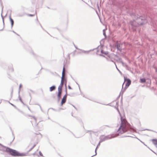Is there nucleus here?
<instances>
[{"label":"nucleus","instance_id":"f257e3e1","mask_svg":"<svg viewBox=\"0 0 157 157\" xmlns=\"http://www.w3.org/2000/svg\"><path fill=\"white\" fill-rule=\"evenodd\" d=\"M116 108L121 116V125L117 131V133L115 135H113L112 136L101 135L99 138L100 142H102L105 140L115 137L125 133H126L127 135L124 136V137H132V136L130 135L133 132H136L135 129L132 127L127 122L126 120L122 118L117 107H116Z\"/></svg>","mask_w":157,"mask_h":157},{"label":"nucleus","instance_id":"f03ea898","mask_svg":"<svg viewBox=\"0 0 157 157\" xmlns=\"http://www.w3.org/2000/svg\"><path fill=\"white\" fill-rule=\"evenodd\" d=\"M6 151L9 153L10 154L13 156H25L28 155L27 152H19L17 151L11 149L9 147L6 148Z\"/></svg>","mask_w":157,"mask_h":157},{"label":"nucleus","instance_id":"7ed1b4c3","mask_svg":"<svg viewBox=\"0 0 157 157\" xmlns=\"http://www.w3.org/2000/svg\"><path fill=\"white\" fill-rule=\"evenodd\" d=\"M147 22V19L142 17H140L137 18L136 21H134L132 25L135 26L138 25H142Z\"/></svg>","mask_w":157,"mask_h":157},{"label":"nucleus","instance_id":"20e7f679","mask_svg":"<svg viewBox=\"0 0 157 157\" xmlns=\"http://www.w3.org/2000/svg\"><path fill=\"white\" fill-rule=\"evenodd\" d=\"M124 82L122 85V88L120 92V94H121V93H122V94H123L126 89L128 88L131 83V81L130 79L127 78L125 77H124Z\"/></svg>","mask_w":157,"mask_h":157},{"label":"nucleus","instance_id":"39448f33","mask_svg":"<svg viewBox=\"0 0 157 157\" xmlns=\"http://www.w3.org/2000/svg\"><path fill=\"white\" fill-rule=\"evenodd\" d=\"M66 94L63 97V98H62L61 102V105H62L64 103L66 100L67 97V89L66 90Z\"/></svg>","mask_w":157,"mask_h":157},{"label":"nucleus","instance_id":"423d86ee","mask_svg":"<svg viewBox=\"0 0 157 157\" xmlns=\"http://www.w3.org/2000/svg\"><path fill=\"white\" fill-rule=\"evenodd\" d=\"M62 91V90L58 89V94L57 95V99L58 101H59L61 98Z\"/></svg>","mask_w":157,"mask_h":157},{"label":"nucleus","instance_id":"0eeeda50","mask_svg":"<svg viewBox=\"0 0 157 157\" xmlns=\"http://www.w3.org/2000/svg\"><path fill=\"white\" fill-rule=\"evenodd\" d=\"M101 48H102V46H98V50L97 51L96 53L97 55H99V56H102L104 57V56H103V55H101V54L100 50L101 49Z\"/></svg>","mask_w":157,"mask_h":157},{"label":"nucleus","instance_id":"6e6552de","mask_svg":"<svg viewBox=\"0 0 157 157\" xmlns=\"http://www.w3.org/2000/svg\"><path fill=\"white\" fill-rule=\"evenodd\" d=\"M64 80L61 79V83L58 87V89L62 90V87L63 86L64 83Z\"/></svg>","mask_w":157,"mask_h":157},{"label":"nucleus","instance_id":"1a4fd4ad","mask_svg":"<svg viewBox=\"0 0 157 157\" xmlns=\"http://www.w3.org/2000/svg\"><path fill=\"white\" fill-rule=\"evenodd\" d=\"M121 44H120L117 43L115 46L118 50L121 51Z\"/></svg>","mask_w":157,"mask_h":157},{"label":"nucleus","instance_id":"9d476101","mask_svg":"<svg viewBox=\"0 0 157 157\" xmlns=\"http://www.w3.org/2000/svg\"><path fill=\"white\" fill-rule=\"evenodd\" d=\"M121 62L122 63L123 66L124 67H125L126 68V69H127L128 70H129V67L128 65L126 63H124L122 61H121Z\"/></svg>","mask_w":157,"mask_h":157},{"label":"nucleus","instance_id":"9b49d317","mask_svg":"<svg viewBox=\"0 0 157 157\" xmlns=\"http://www.w3.org/2000/svg\"><path fill=\"white\" fill-rule=\"evenodd\" d=\"M65 68L64 66H63V71L62 73V76L61 77V79H62L64 80V77L65 76Z\"/></svg>","mask_w":157,"mask_h":157},{"label":"nucleus","instance_id":"f8f14e48","mask_svg":"<svg viewBox=\"0 0 157 157\" xmlns=\"http://www.w3.org/2000/svg\"><path fill=\"white\" fill-rule=\"evenodd\" d=\"M10 19L11 22V27L12 28L13 25L14 21L10 16Z\"/></svg>","mask_w":157,"mask_h":157},{"label":"nucleus","instance_id":"ddd939ff","mask_svg":"<svg viewBox=\"0 0 157 157\" xmlns=\"http://www.w3.org/2000/svg\"><path fill=\"white\" fill-rule=\"evenodd\" d=\"M101 54L102 55V54H104L105 55H107L108 54V52H105L102 49L100 50Z\"/></svg>","mask_w":157,"mask_h":157},{"label":"nucleus","instance_id":"4468645a","mask_svg":"<svg viewBox=\"0 0 157 157\" xmlns=\"http://www.w3.org/2000/svg\"><path fill=\"white\" fill-rule=\"evenodd\" d=\"M56 88V86H52L50 88V91H52L55 90Z\"/></svg>","mask_w":157,"mask_h":157},{"label":"nucleus","instance_id":"2eb2a0df","mask_svg":"<svg viewBox=\"0 0 157 157\" xmlns=\"http://www.w3.org/2000/svg\"><path fill=\"white\" fill-rule=\"evenodd\" d=\"M152 141L154 144L155 145H157V139H153Z\"/></svg>","mask_w":157,"mask_h":157},{"label":"nucleus","instance_id":"dca6fc26","mask_svg":"<svg viewBox=\"0 0 157 157\" xmlns=\"http://www.w3.org/2000/svg\"><path fill=\"white\" fill-rule=\"evenodd\" d=\"M93 50H90L89 51H84V50H82V52H84L85 53L88 54L90 51H93Z\"/></svg>","mask_w":157,"mask_h":157},{"label":"nucleus","instance_id":"f3484780","mask_svg":"<svg viewBox=\"0 0 157 157\" xmlns=\"http://www.w3.org/2000/svg\"><path fill=\"white\" fill-rule=\"evenodd\" d=\"M146 82V80L145 78H141L140 79V82L141 83H144Z\"/></svg>","mask_w":157,"mask_h":157},{"label":"nucleus","instance_id":"a211bd4d","mask_svg":"<svg viewBox=\"0 0 157 157\" xmlns=\"http://www.w3.org/2000/svg\"><path fill=\"white\" fill-rule=\"evenodd\" d=\"M36 146L35 145H34L28 151H31Z\"/></svg>","mask_w":157,"mask_h":157},{"label":"nucleus","instance_id":"6ab92c4d","mask_svg":"<svg viewBox=\"0 0 157 157\" xmlns=\"http://www.w3.org/2000/svg\"><path fill=\"white\" fill-rule=\"evenodd\" d=\"M1 16H2V20H3V25H4V17H3V16H2V13L1 14Z\"/></svg>","mask_w":157,"mask_h":157},{"label":"nucleus","instance_id":"aec40b11","mask_svg":"<svg viewBox=\"0 0 157 157\" xmlns=\"http://www.w3.org/2000/svg\"><path fill=\"white\" fill-rule=\"evenodd\" d=\"M101 143V142H100V141H99V143H98V146H97V147H96V149H95V151H96V149H97V147H98V146H100V143Z\"/></svg>","mask_w":157,"mask_h":157},{"label":"nucleus","instance_id":"412c9836","mask_svg":"<svg viewBox=\"0 0 157 157\" xmlns=\"http://www.w3.org/2000/svg\"><path fill=\"white\" fill-rule=\"evenodd\" d=\"M113 62H114L115 64V65H116V68L118 70V71L120 73L121 72V71H120L117 68V65H116V63L115 62H114L113 61H112Z\"/></svg>","mask_w":157,"mask_h":157},{"label":"nucleus","instance_id":"4be33fe9","mask_svg":"<svg viewBox=\"0 0 157 157\" xmlns=\"http://www.w3.org/2000/svg\"><path fill=\"white\" fill-rule=\"evenodd\" d=\"M19 99L20 100V101L22 103H23L22 100V99L20 97V96H19Z\"/></svg>","mask_w":157,"mask_h":157},{"label":"nucleus","instance_id":"5701e85b","mask_svg":"<svg viewBox=\"0 0 157 157\" xmlns=\"http://www.w3.org/2000/svg\"><path fill=\"white\" fill-rule=\"evenodd\" d=\"M27 15L29 16L33 17L34 16V15L31 14H28Z\"/></svg>","mask_w":157,"mask_h":157},{"label":"nucleus","instance_id":"b1692460","mask_svg":"<svg viewBox=\"0 0 157 157\" xmlns=\"http://www.w3.org/2000/svg\"><path fill=\"white\" fill-rule=\"evenodd\" d=\"M21 86H22L21 84H20V85L19 87V93H20V88L21 87Z\"/></svg>","mask_w":157,"mask_h":157},{"label":"nucleus","instance_id":"393cba45","mask_svg":"<svg viewBox=\"0 0 157 157\" xmlns=\"http://www.w3.org/2000/svg\"><path fill=\"white\" fill-rule=\"evenodd\" d=\"M32 117H33V118L34 119L35 121L36 122V118L34 116H32Z\"/></svg>","mask_w":157,"mask_h":157},{"label":"nucleus","instance_id":"a878e982","mask_svg":"<svg viewBox=\"0 0 157 157\" xmlns=\"http://www.w3.org/2000/svg\"><path fill=\"white\" fill-rule=\"evenodd\" d=\"M39 154H40V156H43L42 154V153L40 151L39 152Z\"/></svg>","mask_w":157,"mask_h":157},{"label":"nucleus","instance_id":"bb28decb","mask_svg":"<svg viewBox=\"0 0 157 157\" xmlns=\"http://www.w3.org/2000/svg\"><path fill=\"white\" fill-rule=\"evenodd\" d=\"M103 35L105 36V32L104 31V30H103Z\"/></svg>","mask_w":157,"mask_h":157},{"label":"nucleus","instance_id":"cd10ccee","mask_svg":"<svg viewBox=\"0 0 157 157\" xmlns=\"http://www.w3.org/2000/svg\"><path fill=\"white\" fill-rule=\"evenodd\" d=\"M68 88L70 89H71V87H70V86H68Z\"/></svg>","mask_w":157,"mask_h":157},{"label":"nucleus","instance_id":"c85d7f7f","mask_svg":"<svg viewBox=\"0 0 157 157\" xmlns=\"http://www.w3.org/2000/svg\"><path fill=\"white\" fill-rule=\"evenodd\" d=\"M146 130H148V131H152V130H151L148 129H146Z\"/></svg>","mask_w":157,"mask_h":157},{"label":"nucleus","instance_id":"c756f323","mask_svg":"<svg viewBox=\"0 0 157 157\" xmlns=\"http://www.w3.org/2000/svg\"><path fill=\"white\" fill-rule=\"evenodd\" d=\"M11 104L14 107H15V106L13 104Z\"/></svg>","mask_w":157,"mask_h":157},{"label":"nucleus","instance_id":"7c9ffc66","mask_svg":"<svg viewBox=\"0 0 157 157\" xmlns=\"http://www.w3.org/2000/svg\"><path fill=\"white\" fill-rule=\"evenodd\" d=\"M12 134H13V140L14 139L15 137H14V136L13 134V133Z\"/></svg>","mask_w":157,"mask_h":157},{"label":"nucleus","instance_id":"2f4dec72","mask_svg":"<svg viewBox=\"0 0 157 157\" xmlns=\"http://www.w3.org/2000/svg\"><path fill=\"white\" fill-rule=\"evenodd\" d=\"M13 32L14 33H15V34H17V35H18V34H17L16 33H15L14 31H13Z\"/></svg>","mask_w":157,"mask_h":157},{"label":"nucleus","instance_id":"473e14b6","mask_svg":"<svg viewBox=\"0 0 157 157\" xmlns=\"http://www.w3.org/2000/svg\"><path fill=\"white\" fill-rule=\"evenodd\" d=\"M116 104H118V102H116Z\"/></svg>","mask_w":157,"mask_h":157},{"label":"nucleus","instance_id":"72a5a7b5","mask_svg":"<svg viewBox=\"0 0 157 157\" xmlns=\"http://www.w3.org/2000/svg\"><path fill=\"white\" fill-rule=\"evenodd\" d=\"M95 156V155H92V156H91V157H93V156Z\"/></svg>","mask_w":157,"mask_h":157},{"label":"nucleus","instance_id":"f704fd0d","mask_svg":"<svg viewBox=\"0 0 157 157\" xmlns=\"http://www.w3.org/2000/svg\"><path fill=\"white\" fill-rule=\"evenodd\" d=\"M11 70H12V71H13V69H12Z\"/></svg>","mask_w":157,"mask_h":157},{"label":"nucleus","instance_id":"c9c22d12","mask_svg":"<svg viewBox=\"0 0 157 157\" xmlns=\"http://www.w3.org/2000/svg\"><path fill=\"white\" fill-rule=\"evenodd\" d=\"M2 30H3V29H1V30H0V31H2Z\"/></svg>","mask_w":157,"mask_h":157},{"label":"nucleus","instance_id":"e433bc0d","mask_svg":"<svg viewBox=\"0 0 157 157\" xmlns=\"http://www.w3.org/2000/svg\"><path fill=\"white\" fill-rule=\"evenodd\" d=\"M75 47L76 48H77L76 47V46L75 45Z\"/></svg>","mask_w":157,"mask_h":157},{"label":"nucleus","instance_id":"4c0bfd02","mask_svg":"<svg viewBox=\"0 0 157 157\" xmlns=\"http://www.w3.org/2000/svg\"><path fill=\"white\" fill-rule=\"evenodd\" d=\"M36 19L38 20V19H37V17L36 18Z\"/></svg>","mask_w":157,"mask_h":157}]
</instances>
